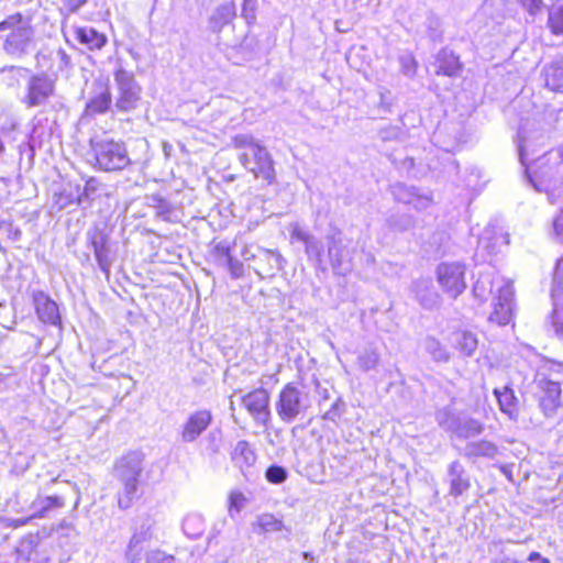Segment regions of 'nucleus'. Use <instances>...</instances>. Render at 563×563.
I'll return each instance as SVG.
<instances>
[{
  "mask_svg": "<svg viewBox=\"0 0 563 563\" xmlns=\"http://www.w3.org/2000/svg\"><path fill=\"white\" fill-rule=\"evenodd\" d=\"M276 413L284 423L295 421L305 410L303 396L294 382L286 383L277 395L275 402Z\"/></svg>",
  "mask_w": 563,
  "mask_h": 563,
  "instance_id": "7ed1b4c3",
  "label": "nucleus"
},
{
  "mask_svg": "<svg viewBox=\"0 0 563 563\" xmlns=\"http://www.w3.org/2000/svg\"><path fill=\"white\" fill-rule=\"evenodd\" d=\"M537 401L545 417H553L562 405V387L559 382L542 378L537 384Z\"/></svg>",
  "mask_w": 563,
  "mask_h": 563,
  "instance_id": "423d86ee",
  "label": "nucleus"
},
{
  "mask_svg": "<svg viewBox=\"0 0 563 563\" xmlns=\"http://www.w3.org/2000/svg\"><path fill=\"white\" fill-rule=\"evenodd\" d=\"M232 145L241 151L239 161L249 174L267 186L275 184V162L266 146L246 134L233 136Z\"/></svg>",
  "mask_w": 563,
  "mask_h": 563,
  "instance_id": "f257e3e1",
  "label": "nucleus"
},
{
  "mask_svg": "<svg viewBox=\"0 0 563 563\" xmlns=\"http://www.w3.org/2000/svg\"><path fill=\"white\" fill-rule=\"evenodd\" d=\"M246 501L245 495L240 490H233L229 495V510L240 511Z\"/></svg>",
  "mask_w": 563,
  "mask_h": 563,
  "instance_id": "c756f323",
  "label": "nucleus"
},
{
  "mask_svg": "<svg viewBox=\"0 0 563 563\" xmlns=\"http://www.w3.org/2000/svg\"><path fill=\"white\" fill-rule=\"evenodd\" d=\"M528 560L531 562L537 561L539 563H551V561L548 558L541 556L539 552H531L528 555Z\"/></svg>",
  "mask_w": 563,
  "mask_h": 563,
  "instance_id": "72a5a7b5",
  "label": "nucleus"
},
{
  "mask_svg": "<svg viewBox=\"0 0 563 563\" xmlns=\"http://www.w3.org/2000/svg\"><path fill=\"white\" fill-rule=\"evenodd\" d=\"M91 244L93 247L96 260L98 261L99 265L102 267L103 271H108L109 260L107 255L106 240L102 239L100 242L92 241Z\"/></svg>",
  "mask_w": 563,
  "mask_h": 563,
  "instance_id": "cd10ccee",
  "label": "nucleus"
},
{
  "mask_svg": "<svg viewBox=\"0 0 563 563\" xmlns=\"http://www.w3.org/2000/svg\"><path fill=\"white\" fill-rule=\"evenodd\" d=\"M55 91V81L44 74L32 75L27 80L23 102L29 107L43 104Z\"/></svg>",
  "mask_w": 563,
  "mask_h": 563,
  "instance_id": "1a4fd4ad",
  "label": "nucleus"
},
{
  "mask_svg": "<svg viewBox=\"0 0 563 563\" xmlns=\"http://www.w3.org/2000/svg\"><path fill=\"white\" fill-rule=\"evenodd\" d=\"M543 7V0H528L527 10L531 14H536Z\"/></svg>",
  "mask_w": 563,
  "mask_h": 563,
  "instance_id": "2f4dec72",
  "label": "nucleus"
},
{
  "mask_svg": "<svg viewBox=\"0 0 563 563\" xmlns=\"http://www.w3.org/2000/svg\"><path fill=\"white\" fill-rule=\"evenodd\" d=\"M493 394L496 397L499 410L510 419L517 420L520 415V402L515 390L509 386H504L503 388H494Z\"/></svg>",
  "mask_w": 563,
  "mask_h": 563,
  "instance_id": "4468645a",
  "label": "nucleus"
},
{
  "mask_svg": "<svg viewBox=\"0 0 563 563\" xmlns=\"http://www.w3.org/2000/svg\"><path fill=\"white\" fill-rule=\"evenodd\" d=\"M241 404L253 420L266 427L272 419L271 394L264 387L251 389L241 397Z\"/></svg>",
  "mask_w": 563,
  "mask_h": 563,
  "instance_id": "20e7f679",
  "label": "nucleus"
},
{
  "mask_svg": "<svg viewBox=\"0 0 563 563\" xmlns=\"http://www.w3.org/2000/svg\"><path fill=\"white\" fill-rule=\"evenodd\" d=\"M475 427H474V430L477 432V433H481L483 430H484V427L482 423H478V422H475Z\"/></svg>",
  "mask_w": 563,
  "mask_h": 563,
  "instance_id": "4c0bfd02",
  "label": "nucleus"
},
{
  "mask_svg": "<svg viewBox=\"0 0 563 563\" xmlns=\"http://www.w3.org/2000/svg\"><path fill=\"white\" fill-rule=\"evenodd\" d=\"M92 86L93 95L90 97L84 109V114L87 117L106 113L112 104V93L108 78H96Z\"/></svg>",
  "mask_w": 563,
  "mask_h": 563,
  "instance_id": "9d476101",
  "label": "nucleus"
},
{
  "mask_svg": "<svg viewBox=\"0 0 563 563\" xmlns=\"http://www.w3.org/2000/svg\"><path fill=\"white\" fill-rule=\"evenodd\" d=\"M231 272H232L233 277H240L242 274V265L241 264L231 265Z\"/></svg>",
  "mask_w": 563,
  "mask_h": 563,
  "instance_id": "c9c22d12",
  "label": "nucleus"
},
{
  "mask_svg": "<svg viewBox=\"0 0 563 563\" xmlns=\"http://www.w3.org/2000/svg\"><path fill=\"white\" fill-rule=\"evenodd\" d=\"M93 167L106 173H117L129 167L132 162L122 141L113 139L90 143Z\"/></svg>",
  "mask_w": 563,
  "mask_h": 563,
  "instance_id": "f03ea898",
  "label": "nucleus"
},
{
  "mask_svg": "<svg viewBox=\"0 0 563 563\" xmlns=\"http://www.w3.org/2000/svg\"><path fill=\"white\" fill-rule=\"evenodd\" d=\"M544 86L556 93H563V62L553 60L542 70Z\"/></svg>",
  "mask_w": 563,
  "mask_h": 563,
  "instance_id": "dca6fc26",
  "label": "nucleus"
},
{
  "mask_svg": "<svg viewBox=\"0 0 563 563\" xmlns=\"http://www.w3.org/2000/svg\"><path fill=\"white\" fill-rule=\"evenodd\" d=\"M228 19H232L235 15V9L233 4L224 5L221 9Z\"/></svg>",
  "mask_w": 563,
  "mask_h": 563,
  "instance_id": "f704fd0d",
  "label": "nucleus"
},
{
  "mask_svg": "<svg viewBox=\"0 0 563 563\" xmlns=\"http://www.w3.org/2000/svg\"><path fill=\"white\" fill-rule=\"evenodd\" d=\"M65 506L66 497L64 495L37 496L31 504V507L34 508V511L25 518L13 520L11 526L13 528L24 526L33 519L44 518L49 512L64 508Z\"/></svg>",
  "mask_w": 563,
  "mask_h": 563,
  "instance_id": "9b49d317",
  "label": "nucleus"
},
{
  "mask_svg": "<svg viewBox=\"0 0 563 563\" xmlns=\"http://www.w3.org/2000/svg\"><path fill=\"white\" fill-rule=\"evenodd\" d=\"M137 477H132L124 483V493L119 497L118 504L121 509H126L132 505L137 492Z\"/></svg>",
  "mask_w": 563,
  "mask_h": 563,
  "instance_id": "393cba45",
  "label": "nucleus"
},
{
  "mask_svg": "<svg viewBox=\"0 0 563 563\" xmlns=\"http://www.w3.org/2000/svg\"><path fill=\"white\" fill-rule=\"evenodd\" d=\"M463 68L460 57L453 52L443 51L438 57V75L456 76Z\"/></svg>",
  "mask_w": 563,
  "mask_h": 563,
  "instance_id": "a211bd4d",
  "label": "nucleus"
},
{
  "mask_svg": "<svg viewBox=\"0 0 563 563\" xmlns=\"http://www.w3.org/2000/svg\"><path fill=\"white\" fill-rule=\"evenodd\" d=\"M33 302L35 307V312L42 322L52 325L60 324L58 306L45 292H34Z\"/></svg>",
  "mask_w": 563,
  "mask_h": 563,
  "instance_id": "ddd939ff",
  "label": "nucleus"
},
{
  "mask_svg": "<svg viewBox=\"0 0 563 563\" xmlns=\"http://www.w3.org/2000/svg\"><path fill=\"white\" fill-rule=\"evenodd\" d=\"M25 71L22 67H3L1 69V84L8 89L18 88L24 78Z\"/></svg>",
  "mask_w": 563,
  "mask_h": 563,
  "instance_id": "4be33fe9",
  "label": "nucleus"
},
{
  "mask_svg": "<svg viewBox=\"0 0 563 563\" xmlns=\"http://www.w3.org/2000/svg\"><path fill=\"white\" fill-rule=\"evenodd\" d=\"M232 461L240 467L244 465H251L255 461V453L250 448V444L242 440L239 441L231 454Z\"/></svg>",
  "mask_w": 563,
  "mask_h": 563,
  "instance_id": "412c9836",
  "label": "nucleus"
},
{
  "mask_svg": "<svg viewBox=\"0 0 563 563\" xmlns=\"http://www.w3.org/2000/svg\"><path fill=\"white\" fill-rule=\"evenodd\" d=\"M76 40L89 49H101L107 44V36L92 27L79 26L75 29Z\"/></svg>",
  "mask_w": 563,
  "mask_h": 563,
  "instance_id": "f3484780",
  "label": "nucleus"
},
{
  "mask_svg": "<svg viewBox=\"0 0 563 563\" xmlns=\"http://www.w3.org/2000/svg\"><path fill=\"white\" fill-rule=\"evenodd\" d=\"M9 233H10V238H12V239H19L21 235V232L19 229H10Z\"/></svg>",
  "mask_w": 563,
  "mask_h": 563,
  "instance_id": "e433bc0d",
  "label": "nucleus"
},
{
  "mask_svg": "<svg viewBox=\"0 0 563 563\" xmlns=\"http://www.w3.org/2000/svg\"><path fill=\"white\" fill-rule=\"evenodd\" d=\"M512 320V309L508 301H498L489 316V321L498 325H507Z\"/></svg>",
  "mask_w": 563,
  "mask_h": 563,
  "instance_id": "5701e85b",
  "label": "nucleus"
},
{
  "mask_svg": "<svg viewBox=\"0 0 563 563\" xmlns=\"http://www.w3.org/2000/svg\"><path fill=\"white\" fill-rule=\"evenodd\" d=\"M63 7L69 11L75 12L78 10L82 4L86 3L87 0H59Z\"/></svg>",
  "mask_w": 563,
  "mask_h": 563,
  "instance_id": "7c9ffc66",
  "label": "nucleus"
},
{
  "mask_svg": "<svg viewBox=\"0 0 563 563\" xmlns=\"http://www.w3.org/2000/svg\"><path fill=\"white\" fill-rule=\"evenodd\" d=\"M118 87L117 107L121 111H130L135 108L141 88L136 84L132 73L118 68L113 73Z\"/></svg>",
  "mask_w": 563,
  "mask_h": 563,
  "instance_id": "39448f33",
  "label": "nucleus"
},
{
  "mask_svg": "<svg viewBox=\"0 0 563 563\" xmlns=\"http://www.w3.org/2000/svg\"><path fill=\"white\" fill-rule=\"evenodd\" d=\"M437 274L442 288L454 298L466 288L465 269L459 263H442Z\"/></svg>",
  "mask_w": 563,
  "mask_h": 563,
  "instance_id": "0eeeda50",
  "label": "nucleus"
},
{
  "mask_svg": "<svg viewBox=\"0 0 563 563\" xmlns=\"http://www.w3.org/2000/svg\"><path fill=\"white\" fill-rule=\"evenodd\" d=\"M255 525L262 532L280 531L284 528L283 521L272 514H264L260 516Z\"/></svg>",
  "mask_w": 563,
  "mask_h": 563,
  "instance_id": "bb28decb",
  "label": "nucleus"
},
{
  "mask_svg": "<svg viewBox=\"0 0 563 563\" xmlns=\"http://www.w3.org/2000/svg\"><path fill=\"white\" fill-rule=\"evenodd\" d=\"M496 453L497 446L494 443L482 440L471 444L468 455L474 457H494Z\"/></svg>",
  "mask_w": 563,
  "mask_h": 563,
  "instance_id": "b1692460",
  "label": "nucleus"
},
{
  "mask_svg": "<svg viewBox=\"0 0 563 563\" xmlns=\"http://www.w3.org/2000/svg\"><path fill=\"white\" fill-rule=\"evenodd\" d=\"M0 31H11L18 32L24 35V37L19 42L15 38V35L12 33L4 41V49L10 55H22L25 52V45L29 42V37L26 36V26L24 23V16L22 13H14L7 16L3 21L0 22Z\"/></svg>",
  "mask_w": 563,
  "mask_h": 563,
  "instance_id": "6e6552de",
  "label": "nucleus"
},
{
  "mask_svg": "<svg viewBox=\"0 0 563 563\" xmlns=\"http://www.w3.org/2000/svg\"><path fill=\"white\" fill-rule=\"evenodd\" d=\"M547 27L553 36L563 37V4L549 8Z\"/></svg>",
  "mask_w": 563,
  "mask_h": 563,
  "instance_id": "aec40b11",
  "label": "nucleus"
},
{
  "mask_svg": "<svg viewBox=\"0 0 563 563\" xmlns=\"http://www.w3.org/2000/svg\"><path fill=\"white\" fill-rule=\"evenodd\" d=\"M450 483H449V495L457 498L466 494L471 487V479L465 474L463 466L454 461L449 466Z\"/></svg>",
  "mask_w": 563,
  "mask_h": 563,
  "instance_id": "2eb2a0df",
  "label": "nucleus"
},
{
  "mask_svg": "<svg viewBox=\"0 0 563 563\" xmlns=\"http://www.w3.org/2000/svg\"><path fill=\"white\" fill-rule=\"evenodd\" d=\"M173 562H174L173 556H168V558H163L162 561L158 563H173Z\"/></svg>",
  "mask_w": 563,
  "mask_h": 563,
  "instance_id": "58836bf2",
  "label": "nucleus"
},
{
  "mask_svg": "<svg viewBox=\"0 0 563 563\" xmlns=\"http://www.w3.org/2000/svg\"><path fill=\"white\" fill-rule=\"evenodd\" d=\"M254 10H255L254 0H244L243 8H242L243 14L245 16L250 15L251 18H253Z\"/></svg>",
  "mask_w": 563,
  "mask_h": 563,
  "instance_id": "473e14b6",
  "label": "nucleus"
},
{
  "mask_svg": "<svg viewBox=\"0 0 563 563\" xmlns=\"http://www.w3.org/2000/svg\"><path fill=\"white\" fill-rule=\"evenodd\" d=\"M477 338L470 331L461 330L455 333L454 347L462 356H471L477 349Z\"/></svg>",
  "mask_w": 563,
  "mask_h": 563,
  "instance_id": "6ab92c4d",
  "label": "nucleus"
},
{
  "mask_svg": "<svg viewBox=\"0 0 563 563\" xmlns=\"http://www.w3.org/2000/svg\"><path fill=\"white\" fill-rule=\"evenodd\" d=\"M212 412L209 409H198L191 412L181 428L184 442H192L198 439L211 424Z\"/></svg>",
  "mask_w": 563,
  "mask_h": 563,
  "instance_id": "f8f14e48",
  "label": "nucleus"
},
{
  "mask_svg": "<svg viewBox=\"0 0 563 563\" xmlns=\"http://www.w3.org/2000/svg\"><path fill=\"white\" fill-rule=\"evenodd\" d=\"M4 151V145L2 143V141L0 140V153H2Z\"/></svg>",
  "mask_w": 563,
  "mask_h": 563,
  "instance_id": "ea45409f",
  "label": "nucleus"
},
{
  "mask_svg": "<svg viewBox=\"0 0 563 563\" xmlns=\"http://www.w3.org/2000/svg\"><path fill=\"white\" fill-rule=\"evenodd\" d=\"M101 183L93 176L85 180L82 191L78 196L79 202H91L96 199L97 192L101 188Z\"/></svg>",
  "mask_w": 563,
  "mask_h": 563,
  "instance_id": "a878e982",
  "label": "nucleus"
},
{
  "mask_svg": "<svg viewBox=\"0 0 563 563\" xmlns=\"http://www.w3.org/2000/svg\"><path fill=\"white\" fill-rule=\"evenodd\" d=\"M266 478L269 483L280 484L286 481L287 472L282 466L272 465L266 470Z\"/></svg>",
  "mask_w": 563,
  "mask_h": 563,
  "instance_id": "c85d7f7f",
  "label": "nucleus"
}]
</instances>
